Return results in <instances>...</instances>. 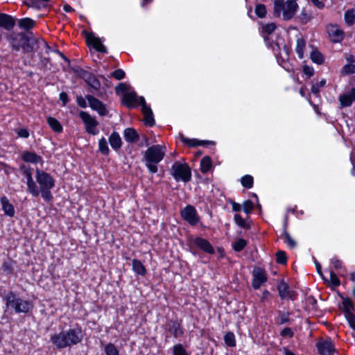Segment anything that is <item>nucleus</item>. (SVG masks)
Instances as JSON below:
<instances>
[{
	"label": "nucleus",
	"mask_w": 355,
	"mask_h": 355,
	"mask_svg": "<svg viewBox=\"0 0 355 355\" xmlns=\"http://www.w3.org/2000/svg\"><path fill=\"white\" fill-rule=\"evenodd\" d=\"M82 340L81 331L77 329H69L51 335V341L58 349L77 345Z\"/></svg>",
	"instance_id": "obj_1"
},
{
	"label": "nucleus",
	"mask_w": 355,
	"mask_h": 355,
	"mask_svg": "<svg viewBox=\"0 0 355 355\" xmlns=\"http://www.w3.org/2000/svg\"><path fill=\"white\" fill-rule=\"evenodd\" d=\"M35 173L36 181L40 185L39 194L41 193L45 201H51L53 197L51 190L55 187V179L49 173L39 168L36 169Z\"/></svg>",
	"instance_id": "obj_2"
},
{
	"label": "nucleus",
	"mask_w": 355,
	"mask_h": 355,
	"mask_svg": "<svg viewBox=\"0 0 355 355\" xmlns=\"http://www.w3.org/2000/svg\"><path fill=\"white\" fill-rule=\"evenodd\" d=\"M6 306L16 313H28L33 309V304L31 300H24L13 291L8 292L4 297Z\"/></svg>",
	"instance_id": "obj_3"
},
{
	"label": "nucleus",
	"mask_w": 355,
	"mask_h": 355,
	"mask_svg": "<svg viewBox=\"0 0 355 355\" xmlns=\"http://www.w3.org/2000/svg\"><path fill=\"white\" fill-rule=\"evenodd\" d=\"M165 153L166 147L161 145L152 146L146 150L145 164L150 173H155L157 171V164L163 159Z\"/></svg>",
	"instance_id": "obj_4"
},
{
	"label": "nucleus",
	"mask_w": 355,
	"mask_h": 355,
	"mask_svg": "<svg viewBox=\"0 0 355 355\" xmlns=\"http://www.w3.org/2000/svg\"><path fill=\"white\" fill-rule=\"evenodd\" d=\"M298 9L297 2L293 0H275L273 3V15L276 17L281 15L284 20H291Z\"/></svg>",
	"instance_id": "obj_5"
},
{
	"label": "nucleus",
	"mask_w": 355,
	"mask_h": 355,
	"mask_svg": "<svg viewBox=\"0 0 355 355\" xmlns=\"http://www.w3.org/2000/svg\"><path fill=\"white\" fill-rule=\"evenodd\" d=\"M170 173L177 182H189L191 180V171L187 163L175 162L171 166Z\"/></svg>",
	"instance_id": "obj_6"
},
{
	"label": "nucleus",
	"mask_w": 355,
	"mask_h": 355,
	"mask_svg": "<svg viewBox=\"0 0 355 355\" xmlns=\"http://www.w3.org/2000/svg\"><path fill=\"white\" fill-rule=\"evenodd\" d=\"M79 116L85 125L87 132L92 135H97L98 130L96 128L99 123L95 117L92 116L89 113L84 111H81Z\"/></svg>",
	"instance_id": "obj_7"
},
{
	"label": "nucleus",
	"mask_w": 355,
	"mask_h": 355,
	"mask_svg": "<svg viewBox=\"0 0 355 355\" xmlns=\"http://www.w3.org/2000/svg\"><path fill=\"white\" fill-rule=\"evenodd\" d=\"M181 216L185 221L192 226L196 225L200 220L196 209L192 205H187L182 209Z\"/></svg>",
	"instance_id": "obj_8"
},
{
	"label": "nucleus",
	"mask_w": 355,
	"mask_h": 355,
	"mask_svg": "<svg viewBox=\"0 0 355 355\" xmlns=\"http://www.w3.org/2000/svg\"><path fill=\"white\" fill-rule=\"evenodd\" d=\"M166 331L173 336L174 338H179L184 334V329L181 324V320H170L164 325Z\"/></svg>",
	"instance_id": "obj_9"
},
{
	"label": "nucleus",
	"mask_w": 355,
	"mask_h": 355,
	"mask_svg": "<svg viewBox=\"0 0 355 355\" xmlns=\"http://www.w3.org/2000/svg\"><path fill=\"white\" fill-rule=\"evenodd\" d=\"M85 98L88 101L89 107L93 110L97 112L100 116L107 115L109 112L108 110L106 108L105 105L103 102L89 94L87 95Z\"/></svg>",
	"instance_id": "obj_10"
},
{
	"label": "nucleus",
	"mask_w": 355,
	"mask_h": 355,
	"mask_svg": "<svg viewBox=\"0 0 355 355\" xmlns=\"http://www.w3.org/2000/svg\"><path fill=\"white\" fill-rule=\"evenodd\" d=\"M316 347L320 355H334L335 347L331 339L320 340L316 343Z\"/></svg>",
	"instance_id": "obj_11"
},
{
	"label": "nucleus",
	"mask_w": 355,
	"mask_h": 355,
	"mask_svg": "<svg viewBox=\"0 0 355 355\" xmlns=\"http://www.w3.org/2000/svg\"><path fill=\"white\" fill-rule=\"evenodd\" d=\"M191 243L207 254H213L215 253L213 246L209 243V241L205 239L196 237L191 239Z\"/></svg>",
	"instance_id": "obj_12"
},
{
	"label": "nucleus",
	"mask_w": 355,
	"mask_h": 355,
	"mask_svg": "<svg viewBox=\"0 0 355 355\" xmlns=\"http://www.w3.org/2000/svg\"><path fill=\"white\" fill-rule=\"evenodd\" d=\"M42 43L44 46L49 49V46L43 40H37L33 37H28L27 35H26L25 40L23 43V45L21 48L23 49L24 53H30L34 51V46L36 44Z\"/></svg>",
	"instance_id": "obj_13"
},
{
	"label": "nucleus",
	"mask_w": 355,
	"mask_h": 355,
	"mask_svg": "<svg viewBox=\"0 0 355 355\" xmlns=\"http://www.w3.org/2000/svg\"><path fill=\"white\" fill-rule=\"evenodd\" d=\"M267 281L265 271L260 268H256L253 270V279L252 286L254 289H259L261 284Z\"/></svg>",
	"instance_id": "obj_14"
},
{
	"label": "nucleus",
	"mask_w": 355,
	"mask_h": 355,
	"mask_svg": "<svg viewBox=\"0 0 355 355\" xmlns=\"http://www.w3.org/2000/svg\"><path fill=\"white\" fill-rule=\"evenodd\" d=\"M26 35V34L24 33H12L8 35V40L13 50L19 51L25 40Z\"/></svg>",
	"instance_id": "obj_15"
},
{
	"label": "nucleus",
	"mask_w": 355,
	"mask_h": 355,
	"mask_svg": "<svg viewBox=\"0 0 355 355\" xmlns=\"http://www.w3.org/2000/svg\"><path fill=\"white\" fill-rule=\"evenodd\" d=\"M277 290L279 295L282 299H290L295 300L296 298V293L293 290H291L289 286L284 282H282L278 284Z\"/></svg>",
	"instance_id": "obj_16"
},
{
	"label": "nucleus",
	"mask_w": 355,
	"mask_h": 355,
	"mask_svg": "<svg viewBox=\"0 0 355 355\" xmlns=\"http://www.w3.org/2000/svg\"><path fill=\"white\" fill-rule=\"evenodd\" d=\"M327 33L331 40L334 42H341L345 37V33L337 25H330L327 27Z\"/></svg>",
	"instance_id": "obj_17"
},
{
	"label": "nucleus",
	"mask_w": 355,
	"mask_h": 355,
	"mask_svg": "<svg viewBox=\"0 0 355 355\" xmlns=\"http://www.w3.org/2000/svg\"><path fill=\"white\" fill-rule=\"evenodd\" d=\"M23 175L26 178L27 183V191L34 197H37L39 196V188L37 186L36 183L33 180L32 176V170L27 172L23 173Z\"/></svg>",
	"instance_id": "obj_18"
},
{
	"label": "nucleus",
	"mask_w": 355,
	"mask_h": 355,
	"mask_svg": "<svg viewBox=\"0 0 355 355\" xmlns=\"http://www.w3.org/2000/svg\"><path fill=\"white\" fill-rule=\"evenodd\" d=\"M340 107H347L352 105L353 101H355V88L347 94H340L338 97Z\"/></svg>",
	"instance_id": "obj_19"
},
{
	"label": "nucleus",
	"mask_w": 355,
	"mask_h": 355,
	"mask_svg": "<svg viewBox=\"0 0 355 355\" xmlns=\"http://www.w3.org/2000/svg\"><path fill=\"white\" fill-rule=\"evenodd\" d=\"M15 19L9 15L0 13V27L6 31H11L15 26Z\"/></svg>",
	"instance_id": "obj_20"
},
{
	"label": "nucleus",
	"mask_w": 355,
	"mask_h": 355,
	"mask_svg": "<svg viewBox=\"0 0 355 355\" xmlns=\"http://www.w3.org/2000/svg\"><path fill=\"white\" fill-rule=\"evenodd\" d=\"M0 202L1 205L2 210L3 211L5 215L13 217L15 216V208L13 205L10 202L8 198L5 196H2L0 198Z\"/></svg>",
	"instance_id": "obj_21"
},
{
	"label": "nucleus",
	"mask_w": 355,
	"mask_h": 355,
	"mask_svg": "<svg viewBox=\"0 0 355 355\" xmlns=\"http://www.w3.org/2000/svg\"><path fill=\"white\" fill-rule=\"evenodd\" d=\"M123 102L128 108L137 106V95L135 92H126L123 96Z\"/></svg>",
	"instance_id": "obj_22"
},
{
	"label": "nucleus",
	"mask_w": 355,
	"mask_h": 355,
	"mask_svg": "<svg viewBox=\"0 0 355 355\" xmlns=\"http://www.w3.org/2000/svg\"><path fill=\"white\" fill-rule=\"evenodd\" d=\"M21 159L28 163L37 164L42 162V157L35 152L24 151L21 155Z\"/></svg>",
	"instance_id": "obj_23"
},
{
	"label": "nucleus",
	"mask_w": 355,
	"mask_h": 355,
	"mask_svg": "<svg viewBox=\"0 0 355 355\" xmlns=\"http://www.w3.org/2000/svg\"><path fill=\"white\" fill-rule=\"evenodd\" d=\"M123 137L128 143H135L139 140V135L135 128H128L123 131Z\"/></svg>",
	"instance_id": "obj_24"
},
{
	"label": "nucleus",
	"mask_w": 355,
	"mask_h": 355,
	"mask_svg": "<svg viewBox=\"0 0 355 355\" xmlns=\"http://www.w3.org/2000/svg\"><path fill=\"white\" fill-rule=\"evenodd\" d=\"M87 84L94 91H98L101 87V83L100 81L96 78V77L92 74V73L89 72L87 75L83 79Z\"/></svg>",
	"instance_id": "obj_25"
},
{
	"label": "nucleus",
	"mask_w": 355,
	"mask_h": 355,
	"mask_svg": "<svg viewBox=\"0 0 355 355\" xmlns=\"http://www.w3.org/2000/svg\"><path fill=\"white\" fill-rule=\"evenodd\" d=\"M87 39L92 43L93 47L98 52L107 53V51L106 47L102 44L98 37H96L92 35H89Z\"/></svg>",
	"instance_id": "obj_26"
},
{
	"label": "nucleus",
	"mask_w": 355,
	"mask_h": 355,
	"mask_svg": "<svg viewBox=\"0 0 355 355\" xmlns=\"http://www.w3.org/2000/svg\"><path fill=\"white\" fill-rule=\"evenodd\" d=\"M109 142L112 148L115 150H117L119 148H121L122 145L121 139L119 136V134L116 132H113L110 135L109 137Z\"/></svg>",
	"instance_id": "obj_27"
},
{
	"label": "nucleus",
	"mask_w": 355,
	"mask_h": 355,
	"mask_svg": "<svg viewBox=\"0 0 355 355\" xmlns=\"http://www.w3.org/2000/svg\"><path fill=\"white\" fill-rule=\"evenodd\" d=\"M142 112L144 116V123L150 127L153 126L155 125V119L150 107H145L144 109L142 110Z\"/></svg>",
	"instance_id": "obj_28"
},
{
	"label": "nucleus",
	"mask_w": 355,
	"mask_h": 355,
	"mask_svg": "<svg viewBox=\"0 0 355 355\" xmlns=\"http://www.w3.org/2000/svg\"><path fill=\"white\" fill-rule=\"evenodd\" d=\"M35 22L33 19L26 17L18 20L19 28L28 31L35 26Z\"/></svg>",
	"instance_id": "obj_29"
},
{
	"label": "nucleus",
	"mask_w": 355,
	"mask_h": 355,
	"mask_svg": "<svg viewBox=\"0 0 355 355\" xmlns=\"http://www.w3.org/2000/svg\"><path fill=\"white\" fill-rule=\"evenodd\" d=\"M290 322V313L282 311H278V316L275 318V324L282 325Z\"/></svg>",
	"instance_id": "obj_30"
},
{
	"label": "nucleus",
	"mask_w": 355,
	"mask_h": 355,
	"mask_svg": "<svg viewBox=\"0 0 355 355\" xmlns=\"http://www.w3.org/2000/svg\"><path fill=\"white\" fill-rule=\"evenodd\" d=\"M132 269L137 274L139 275H144L146 273V270L144 266L140 261L137 259H133Z\"/></svg>",
	"instance_id": "obj_31"
},
{
	"label": "nucleus",
	"mask_w": 355,
	"mask_h": 355,
	"mask_svg": "<svg viewBox=\"0 0 355 355\" xmlns=\"http://www.w3.org/2000/svg\"><path fill=\"white\" fill-rule=\"evenodd\" d=\"M212 166L211 160L209 157L205 156L200 161V170L202 173H207Z\"/></svg>",
	"instance_id": "obj_32"
},
{
	"label": "nucleus",
	"mask_w": 355,
	"mask_h": 355,
	"mask_svg": "<svg viewBox=\"0 0 355 355\" xmlns=\"http://www.w3.org/2000/svg\"><path fill=\"white\" fill-rule=\"evenodd\" d=\"M296 43V53L299 58L302 59L304 57V49L306 44L305 40L303 38L300 37L297 39Z\"/></svg>",
	"instance_id": "obj_33"
},
{
	"label": "nucleus",
	"mask_w": 355,
	"mask_h": 355,
	"mask_svg": "<svg viewBox=\"0 0 355 355\" xmlns=\"http://www.w3.org/2000/svg\"><path fill=\"white\" fill-rule=\"evenodd\" d=\"M47 122L49 126L56 132H61L62 131V126L60 123L53 117H48Z\"/></svg>",
	"instance_id": "obj_34"
},
{
	"label": "nucleus",
	"mask_w": 355,
	"mask_h": 355,
	"mask_svg": "<svg viewBox=\"0 0 355 355\" xmlns=\"http://www.w3.org/2000/svg\"><path fill=\"white\" fill-rule=\"evenodd\" d=\"M345 23L348 26H352L355 23V10L354 9L347 10L344 15Z\"/></svg>",
	"instance_id": "obj_35"
},
{
	"label": "nucleus",
	"mask_w": 355,
	"mask_h": 355,
	"mask_svg": "<svg viewBox=\"0 0 355 355\" xmlns=\"http://www.w3.org/2000/svg\"><path fill=\"white\" fill-rule=\"evenodd\" d=\"M343 310L345 314L352 313L354 305L349 298H343Z\"/></svg>",
	"instance_id": "obj_36"
},
{
	"label": "nucleus",
	"mask_w": 355,
	"mask_h": 355,
	"mask_svg": "<svg viewBox=\"0 0 355 355\" xmlns=\"http://www.w3.org/2000/svg\"><path fill=\"white\" fill-rule=\"evenodd\" d=\"M310 58L313 62L318 64H320L324 62L323 55L317 50L312 51Z\"/></svg>",
	"instance_id": "obj_37"
},
{
	"label": "nucleus",
	"mask_w": 355,
	"mask_h": 355,
	"mask_svg": "<svg viewBox=\"0 0 355 355\" xmlns=\"http://www.w3.org/2000/svg\"><path fill=\"white\" fill-rule=\"evenodd\" d=\"M180 138H181V141L188 145L190 147H194V146H199V145H201L202 144V141H200L197 139H188L187 137H184L183 135L180 134Z\"/></svg>",
	"instance_id": "obj_38"
},
{
	"label": "nucleus",
	"mask_w": 355,
	"mask_h": 355,
	"mask_svg": "<svg viewBox=\"0 0 355 355\" xmlns=\"http://www.w3.org/2000/svg\"><path fill=\"white\" fill-rule=\"evenodd\" d=\"M104 352L106 355H119V350L113 343L105 345Z\"/></svg>",
	"instance_id": "obj_39"
},
{
	"label": "nucleus",
	"mask_w": 355,
	"mask_h": 355,
	"mask_svg": "<svg viewBox=\"0 0 355 355\" xmlns=\"http://www.w3.org/2000/svg\"><path fill=\"white\" fill-rule=\"evenodd\" d=\"M98 150L103 155H108L110 153L107 141L104 137H102L98 141Z\"/></svg>",
	"instance_id": "obj_40"
},
{
	"label": "nucleus",
	"mask_w": 355,
	"mask_h": 355,
	"mask_svg": "<svg viewBox=\"0 0 355 355\" xmlns=\"http://www.w3.org/2000/svg\"><path fill=\"white\" fill-rule=\"evenodd\" d=\"M225 344L229 347H234L236 345V340L234 334L229 331L227 332L224 337Z\"/></svg>",
	"instance_id": "obj_41"
},
{
	"label": "nucleus",
	"mask_w": 355,
	"mask_h": 355,
	"mask_svg": "<svg viewBox=\"0 0 355 355\" xmlns=\"http://www.w3.org/2000/svg\"><path fill=\"white\" fill-rule=\"evenodd\" d=\"M241 184L247 189H250L253 186V178L250 175H245L241 178Z\"/></svg>",
	"instance_id": "obj_42"
},
{
	"label": "nucleus",
	"mask_w": 355,
	"mask_h": 355,
	"mask_svg": "<svg viewBox=\"0 0 355 355\" xmlns=\"http://www.w3.org/2000/svg\"><path fill=\"white\" fill-rule=\"evenodd\" d=\"M173 355H189L182 344H176L173 347Z\"/></svg>",
	"instance_id": "obj_43"
},
{
	"label": "nucleus",
	"mask_w": 355,
	"mask_h": 355,
	"mask_svg": "<svg viewBox=\"0 0 355 355\" xmlns=\"http://www.w3.org/2000/svg\"><path fill=\"white\" fill-rule=\"evenodd\" d=\"M247 241L243 239H239L233 244V248L236 252H241L246 246Z\"/></svg>",
	"instance_id": "obj_44"
},
{
	"label": "nucleus",
	"mask_w": 355,
	"mask_h": 355,
	"mask_svg": "<svg viewBox=\"0 0 355 355\" xmlns=\"http://www.w3.org/2000/svg\"><path fill=\"white\" fill-rule=\"evenodd\" d=\"M276 261L279 264H285L287 261L286 252L283 250H279L276 253Z\"/></svg>",
	"instance_id": "obj_45"
},
{
	"label": "nucleus",
	"mask_w": 355,
	"mask_h": 355,
	"mask_svg": "<svg viewBox=\"0 0 355 355\" xmlns=\"http://www.w3.org/2000/svg\"><path fill=\"white\" fill-rule=\"evenodd\" d=\"M255 13L260 18L264 17L266 15V6L261 3L257 4L255 7Z\"/></svg>",
	"instance_id": "obj_46"
},
{
	"label": "nucleus",
	"mask_w": 355,
	"mask_h": 355,
	"mask_svg": "<svg viewBox=\"0 0 355 355\" xmlns=\"http://www.w3.org/2000/svg\"><path fill=\"white\" fill-rule=\"evenodd\" d=\"M234 220L239 227L247 230L250 228V225L246 223L245 220L240 214H236L234 216Z\"/></svg>",
	"instance_id": "obj_47"
},
{
	"label": "nucleus",
	"mask_w": 355,
	"mask_h": 355,
	"mask_svg": "<svg viewBox=\"0 0 355 355\" xmlns=\"http://www.w3.org/2000/svg\"><path fill=\"white\" fill-rule=\"evenodd\" d=\"M341 73L345 75L355 73V64H345L343 67Z\"/></svg>",
	"instance_id": "obj_48"
},
{
	"label": "nucleus",
	"mask_w": 355,
	"mask_h": 355,
	"mask_svg": "<svg viewBox=\"0 0 355 355\" xmlns=\"http://www.w3.org/2000/svg\"><path fill=\"white\" fill-rule=\"evenodd\" d=\"M325 84H326L325 80H322L321 81L313 84L311 86V92L315 95H318L320 92V88L324 87Z\"/></svg>",
	"instance_id": "obj_49"
},
{
	"label": "nucleus",
	"mask_w": 355,
	"mask_h": 355,
	"mask_svg": "<svg viewBox=\"0 0 355 355\" xmlns=\"http://www.w3.org/2000/svg\"><path fill=\"white\" fill-rule=\"evenodd\" d=\"M73 71L80 78L84 79V78L87 75L89 71L84 70L83 69L76 67L72 68Z\"/></svg>",
	"instance_id": "obj_50"
},
{
	"label": "nucleus",
	"mask_w": 355,
	"mask_h": 355,
	"mask_svg": "<svg viewBox=\"0 0 355 355\" xmlns=\"http://www.w3.org/2000/svg\"><path fill=\"white\" fill-rule=\"evenodd\" d=\"M284 236L286 239L285 243H286L290 248H293L296 246V242L292 239L291 235L287 232H284Z\"/></svg>",
	"instance_id": "obj_51"
},
{
	"label": "nucleus",
	"mask_w": 355,
	"mask_h": 355,
	"mask_svg": "<svg viewBox=\"0 0 355 355\" xmlns=\"http://www.w3.org/2000/svg\"><path fill=\"white\" fill-rule=\"evenodd\" d=\"M298 17L302 24H306L311 19V15L306 13L304 9L302 10Z\"/></svg>",
	"instance_id": "obj_52"
},
{
	"label": "nucleus",
	"mask_w": 355,
	"mask_h": 355,
	"mask_svg": "<svg viewBox=\"0 0 355 355\" xmlns=\"http://www.w3.org/2000/svg\"><path fill=\"white\" fill-rule=\"evenodd\" d=\"M276 28L275 23L267 24L263 26V31L268 35L271 34Z\"/></svg>",
	"instance_id": "obj_53"
},
{
	"label": "nucleus",
	"mask_w": 355,
	"mask_h": 355,
	"mask_svg": "<svg viewBox=\"0 0 355 355\" xmlns=\"http://www.w3.org/2000/svg\"><path fill=\"white\" fill-rule=\"evenodd\" d=\"M112 76L116 80H121L125 77V72L123 69H119L114 71Z\"/></svg>",
	"instance_id": "obj_54"
},
{
	"label": "nucleus",
	"mask_w": 355,
	"mask_h": 355,
	"mask_svg": "<svg viewBox=\"0 0 355 355\" xmlns=\"http://www.w3.org/2000/svg\"><path fill=\"white\" fill-rule=\"evenodd\" d=\"M252 209H253V203L251 200H245L243 202V211L246 214H250L252 211Z\"/></svg>",
	"instance_id": "obj_55"
},
{
	"label": "nucleus",
	"mask_w": 355,
	"mask_h": 355,
	"mask_svg": "<svg viewBox=\"0 0 355 355\" xmlns=\"http://www.w3.org/2000/svg\"><path fill=\"white\" fill-rule=\"evenodd\" d=\"M18 137L26 139L29 137V132L27 129L20 128L16 130Z\"/></svg>",
	"instance_id": "obj_56"
},
{
	"label": "nucleus",
	"mask_w": 355,
	"mask_h": 355,
	"mask_svg": "<svg viewBox=\"0 0 355 355\" xmlns=\"http://www.w3.org/2000/svg\"><path fill=\"white\" fill-rule=\"evenodd\" d=\"M280 335L282 336H288L289 338H291L293 336V332L290 327H286L282 330Z\"/></svg>",
	"instance_id": "obj_57"
},
{
	"label": "nucleus",
	"mask_w": 355,
	"mask_h": 355,
	"mask_svg": "<svg viewBox=\"0 0 355 355\" xmlns=\"http://www.w3.org/2000/svg\"><path fill=\"white\" fill-rule=\"evenodd\" d=\"M128 90V87L126 84L125 83H120L116 87V93H119V92H122V93H126L127 91Z\"/></svg>",
	"instance_id": "obj_58"
},
{
	"label": "nucleus",
	"mask_w": 355,
	"mask_h": 355,
	"mask_svg": "<svg viewBox=\"0 0 355 355\" xmlns=\"http://www.w3.org/2000/svg\"><path fill=\"white\" fill-rule=\"evenodd\" d=\"M330 279L334 286H338L340 285V280L333 271L330 272Z\"/></svg>",
	"instance_id": "obj_59"
},
{
	"label": "nucleus",
	"mask_w": 355,
	"mask_h": 355,
	"mask_svg": "<svg viewBox=\"0 0 355 355\" xmlns=\"http://www.w3.org/2000/svg\"><path fill=\"white\" fill-rule=\"evenodd\" d=\"M86 100V98H84L81 96H78L76 98L77 104L83 108H85L87 107Z\"/></svg>",
	"instance_id": "obj_60"
},
{
	"label": "nucleus",
	"mask_w": 355,
	"mask_h": 355,
	"mask_svg": "<svg viewBox=\"0 0 355 355\" xmlns=\"http://www.w3.org/2000/svg\"><path fill=\"white\" fill-rule=\"evenodd\" d=\"M60 100L62 102V105L65 106L67 103L69 102V97L66 92H61L60 94Z\"/></svg>",
	"instance_id": "obj_61"
},
{
	"label": "nucleus",
	"mask_w": 355,
	"mask_h": 355,
	"mask_svg": "<svg viewBox=\"0 0 355 355\" xmlns=\"http://www.w3.org/2000/svg\"><path fill=\"white\" fill-rule=\"evenodd\" d=\"M270 46L272 49V51L276 53L277 55L281 54L280 53V44L279 42L271 43Z\"/></svg>",
	"instance_id": "obj_62"
},
{
	"label": "nucleus",
	"mask_w": 355,
	"mask_h": 355,
	"mask_svg": "<svg viewBox=\"0 0 355 355\" xmlns=\"http://www.w3.org/2000/svg\"><path fill=\"white\" fill-rule=\"evenodd\" d=\"M28 5L37 9H40L41 5L38 0H28Z\"/></svg>",
	"instance_id": "obj_63"
},
{
	"label": "nucleus",
	"mask_w": 355,
	"mask_h": 355,
	"mask_svg": "<svg viewBox=\"0 0 355 355\" xmlns=\"http://www.w3.org/2000/svg\"><path fill=\"white\" fill-rule=\"evenodd\" d=\"M304 73L307 75L309 77H311L313 75L314 70L312 67L309 66H304L303 69Z\"/></svg>",
	"instance_id": "obj_64"
}]
</instances>
